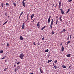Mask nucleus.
I'll return each instance as SVG.
<instances>
[{
	"mask_svg": "<svg viewBox=\"0 0 74 74\" xmlns=\"http://www.w3.org/2000/svg\"><path fill=\"white\" fill-rule=\"evenodd\" d=\"M44 28H43V27H42V28H41V30H44Z\"/></svg>",
	"mask_w": 74,
	"mask_h": 74,
	"instance_id": "42",
	"label": "nucleus"
},
{
	"mask_svg": "<svg viewBox=\"0 0 74 74\" xmlns=\"http://www.w3.org/2000/svg\"><path fill=\"white\" fill-rule=\"evenodd\" d=\"M6 57V56H5L4 57H3V58H1L2 60H3V59H5V58Z\"/></svg>",
	"mask_w": 74,
	"mask_h": 74,
	"instance_id": "24",
	"label": "nucleus"
},
{
	"mask_svg": "<svg viewBox=\"0 0 74 74\" xmlns=\"http://www.w3.org/2000/svg\"><path fill=\"white\" fill-rule=\"evenodd\" d=\"M22 4L23 6L24 7H25V3L24 1H23Z\"/></svg>",
	"mask_w": 74,
	"mask_h": 74,
	"instance_id": "6",
	"label": "nucleus"
},
{
	"mask_svg": "<svg viewBox=\"0 0 74 74\" xmlns=\"http://www.w3.org/2000/svg\"><path fill=\"white\" fill-rule=\"evenodd\" d=\"M19 63H21V62L20 61H19L17 63V64H19Z\"/></svg>",
	"mask_w": 74,
	"mask_h": 74,
	"instance_id": "28",
	"label": "nucleus"
},
{
	"mask_svg": "<svg viewBox=\"0 0 74 74\" xmlns=\"http://www.w3.org/2000/svg\"><path fill=\"white\" fill-rule=\"evenodd\" d=\"M1 5L2 7L3 8L4 6V3H2L1 4Z\"/></svg>",
	"mask_w": 74,
	"mask_h": 74,
	"instance_id": "16",
	"label": "nucleus"
},
{
	"mask_svg": "<svg viewBox=\"0 0 74 74\" xmlns=\"http://www.w3.org/2000/svg\"><path fill=\"white\" fill-rule=\"evenodd\" d=\"M3 45H4V44H2Z\"/></svg>",
	"mask_w": 74,
	"mask_h": 74,
	"instance_id": "60",
	"label": "nucleus"
},
{
	"mask_svg": "<svg viewBox=\"0 0 74 74\" xmlns=\"http://www.w3.org/2000/svg\"><path fill=\"white\" fill-rule=\"evenodd\" d=\"M71 41H69L67 42V44H69L70 43V42Z\"/></svg>",
	"mask_w": 74,
	"mask_h": 74,
	"instance_id": "38",
	"label": "nucleus"
},
{
	"mask_svg": "<svg viewBox=\"0 0 74 74\" xmlns=\"http://www.w3.org/2000/svg\"><path fill=\"white\" fill-rule=\"evenodd\" d=\"M53 18L52 19V20L50 24V28L51 29H52V26H53Z\"/></svg>",
	"mask_w": 74,
	"mask_h": 74,
	"instance_id": "1",
	"label": "nucleus"
},
{
	"mask_svg": "<svg viewBox=\"0 0 74 74\" xmlns=\"http://www.w3.org/2000/svg\"><path fill=\"white\" fill-rule=\"evenodd\" d=\"M59 8H60V7H61V2H60L59 3V5H58Z\"/></svg>",
	"mask_w": 74,
	"mask_h": 74,
	"instance_id": "8",
	"label": "nucleus"
},
{
	"mask_svg": "<svg viewBox=\"0 0 74 74\" xmlns=\"http://www.w3.org/2000/svg\"><path fill=\"white\" fill-rule=\"evenodd\" d=\"M70 9H69L68 10L67 12H66V14H68V13H69V11H70Z\"/></svg>",
	"mask_w": 74,
	"mask_h": 74,
	"instance_id": "18",
	"label": "nucleus"
},
{
	"mask_svg": "<svg viewBox=\"0 0 74 74\" xmlns=\"http://www.w3.org/2000/svg\"><path fill=\"white\" fill-rule=\"evenodd\" d=\"M28 17H29V15H27V19H28Z\"/></svg>",
	"mask_w": 74,
	"mask_h": 74,
	"instance_id": "39",
	"label": "nucleus"
},
{
	"mask_svg": "<svg viewBox=\"0 0 74 74\" xmlns=\"http://www.w3.org/2000/svg\"><path fill=\"white\" fill-rule=\"evenodd\" d=\"M19 57L20 58V59H22L24 57V54H23V53H21Z\"/></svg>",
	"mask_w": 74,
	"mask_h": 74,
	"instance_id": "2",
	"label": "nucleus"
},
{
	"mask_svg": "<svg viewBox=\"0 0 74 74\" xmlns=\"http://www.w3.org/2000/svg\"><path fill=\"white\" fill-rule=\"evenodd\" d=\"M71 66H69V69H70V68H71Z\"/></svg>",
	"mask_w": 74,
	"mask_h": 74,
	"instance_id": "47",
	"label": "nucleus"
},
{
	"mask_svg": "<svg viewBox=\"0 0 74 74\" xmlns=\"http://www.w3.org/2000/svg\"><path fill=\"white\" fill-rule=\"evenodd\" d=\"M28 20V19H27V20H26V21H27Z\"/></svg>",
	"mask_w": 74,
	"mask_h": 74,
	"instance_id": "57",
	"label": "nucleus"
},
{
	"mask_svg": "<svg viewBox=\"0 0 74 74\" xmlns=\"http://www.w3.org/2000/svg\"><path fill=\"white\" fill-rule=\"evenodd\" d=\"M25 23H23V24L22 26H25Z\"/></svg>",
	"mask_w": 74,
	"mask_h": 74,
	"instance_id": "23",
	"label": "nucleus"
},
{
	"mask_svg": "<svg viewBox=\"0 0 74 74\" xmlns=\"http://www.w3.org/2000/svg\"><path fill=\"white\" fill-rule=\"evenodd\" d=\"M62 32H62H62L60 33V34L62 33Z\"/></svg>",
	"mask_w": 74,
	"mask_h": 74,
	"instance_id": "54",
	"label": "nucleus"
},
{
	"mask_svg": "<svg viewBox=\"0 0 74 74\" xmlns=\"http://www.w3.org/2000/svg\"><path fill=\"white\" fill-rule=\"evenodd\" d=\"M34 14H32V15L31 16V19H32L34 17Z\"/></svg>",
	"mask_w": 74,
	"mask_h": 74,
	"instance_id": "14",
	"label": "nucleus"
},
{
	"mask_svg": "<svg viewBox=\"0 0 74 74\" xmlns=\"http://www.w3.org/2000/svg\"><path fill=\"white\" fill-rule=\"evenodd\" d=\"M60 22H62V16H60Z\"/></svg>",
	"mask_w": 74,
	"mask_h": 74,
	"instance_id": "11",
	"label": "nucleus"
},
{
	"mask_svg": "<svg viewBox=\"0 0 74 74\" xmlns=\"http://www.w3.org/2000/svg\"><path fill=\"white\" fill-rule=\"evenodd\" d=\"M57 5H56V6L55 7H56Z\"/></svg>",
	"mask_w": 74,
	"mask_h": 74,
	"instance_id": "62",
	"label": "nucleus"
},
{
	"mask_svg": "<svg viewBox=\"0 0 74 74\" xmlns=\"http://www.w3.org/2000/svg\"><path fill=\"white\" fill-rule=\"evenodd\" d=\"M64 48L63 47V46L62 45V47L61 48V51L62 52H63L64 51Z\"/></svg>",
	"mask_w": 74,
	"mask_h": 74,
	"instance_id": "5",
	"label": "nucleus"
},
{
	"mask_svg": "<svg viewBox=\"0 0 74 74\" xmlns=\"http://www.w3.org/2000/svg\"><path fill=\"white\" fill-rule=\"evenodd\" d=\"M23 12H22L21 13V14H20V16H21V15H22V14H23Z\"/></svg>",
	"mask_w": 74,
	"mask_h": 74,
	"instance_id": "27",
	"label": "nucleus"
},
{
	"mask_svg": "<svg viewBox=\"0 0 74 74\" xmlns=\"http://www.w3.org/2000/svg\"><path fill=\"white\" fill-rule=\"evenodd\" d=\"M53 66H55V64L54 63H53Z\"/></svg>",
	"mask_w": 74,
	"mask_h": 74,
	"instance_id": "48",
	"label": "nucleus"
},
{
	"mask_svg": "<svg viewBox=\"0 0 74 74\" xmlns=\"http://www.w3.org/2000/svg\"><path fill=\"white\" fill-rule=\"evenodd\" d=\"M56 18H57V19H58V16H56Z\"/></svg>",
	"mask_w": 74,
	"mask_h": 74,
	"instance_id": "50",
	"label": "nucleus"
},
{
	"mask_svg": "<svg viewBox=\"0 0 74 74\" xmlns=\"http://www.w3.org/2000/svg\"><path fill=\"white\" fill-rule=\"evenodd\" d=\"M7 68H5L4 70V71H6V70H7Z\"/></svg>",
	"mask_w": 74,
	"mask_h": 74,
	"instance_id": "32",
	"label": "nucleus"
},
{
	"mask_svg": "<svg viewBox=\"0 0 74 74\" xmlns=\"http://www.w3.org/2000/svg\"><path fill=\"white\" fill-rule=\"evenodd\" d=\"M40 70H41V68H40Z\"/></svg>",
	"mask_w": 74,
	"mask_h": 74,
	"instance_id": "56",
	"label": "nucleus"
},
{
	"mask_svg": "<svg viewBox=\"0 0 74 74\" xmlns=\"http://www.w3.org/2000/svg\"><path fill=\"white\" fill-rule=\"evenodd\" d=\"M49 51V50L48 49H47L45 51V52H48Z\"/></svg>",
	"mask_w": 74,
	"mask_h": 74,
	"instance_id": "21",
	"label": "nucleus"
},
{
	"mask_svg": "<svg viewBox=\"0 0 74 74\" xmlns=\"http://www.w3.org/2000/svg\"><path fill=\"white\" fill-rule=\"evenodd\" d=\"M3 52V50H1L0 51V53H2Z\"/></svg>",
	"mask_w": 74,
	"mask_h": 74,
	"instance_id": "29",
	"label": "nucleus"
},
{
	"mask_svg": "<svg viewBox=\"0 0 74 74\" xmlns=\"http://www.w3.org/2000/svg\"><path fill=\"white\" fill-rule=\"evenodd\" d=\"M13 5H14V7H16V4L15 3H13Z\"/></svg>",
	"mask_w": 74,
	"mask_h": 74,
	"instance_id": "17",
	"label": "nucleus"
},
{
	"mask_svg": "<svg viewBox=\"0 0 74 74\" xmlns=\"http://www.w3.org/2000/svg\"><path fill=\"white\" fill-rule=\"evenodd\" d=\"M42 40H44V38L43 37L42 39Z\"/></svg>",
	"mask_w": 74,
	"mask_h": 74,
	"instance_id": "45",
	"label": "nucleus"
},
{
	"mask_svg": "<svg viewBox=\"0 0 74 74\" xmlns=\"http://www.w3.org/2000/svg\"><path fill=\"white\" fill-rule=\"evenodd\" d=\"M62 66L63 68H66V66H64V65H62Z\"/></svg>",
	"mask_w": 74,
	"mask_h": 74,
	"instance_id": "15",
	"label": "nucleus"
},
{
	"mask_svg": "<svg viewBox=\"0 0 74 74\" xmlns=\"http://www.w3.org/2000/svg\"><path fill=\"white\" fill-rule=\"evenodd\" d=\"M26 0H23V1H25Z\"/></svg>",
	"mask_w": 74,
	"mask_h": 74,
	"instance_id": "51",
	"label": "nucleus"
},
{
	"mask_svg": "<svg viewBox=\"0 0 74 74\" xmlns=\"http://www.w3.org/2000/svg\"><path fill=\"white\" fill-rule=\"evenodd\" d=\"M66 32V29H63L62 31V32Z\"/></svg>",
	"mask_w": 74,
	"mask_h": 74,
	"instance_id": "22",
	"label": "nucleus"
},
{
	"mask_svg": "<svg viewBox=\"0 0 74 74\" xmlns=\"http://www.w3.org/2000/svg\"><path fill=\"white\" fill-rule=\"evenodd\" d=\"M5 5H7V6H8V5H9V4L7 3H6Z\"/></svg>",
	"mask_w": 74,
	"mask_h": 74,
	"instance_id": "30",
	"label": "nucleus"
},
{
	"mask_svg": "<svg viewBox=\"0 0 74 74\" xmlns=\"http://www.w3.org/2000/svg\"><path fill=\"white\" fill-rule=\"evenodd\" d=\"M9 17H10V16H8V18H9Z\"/></svg>",
	"mask_w": 74,
	"mask_h": 74,
	"instance_id": "63",
	"label": "nucleus"
},
{
	"mask_svg": "<svg viewBox=\"0 0 74 74\" xmlns=\"http://www.w3.org/2000/svg\"><path fill=\"white\" fill-rule=\"evenodd\" d=\"M60 45H62V46H63V45H62V43H61Z\"/></svg>",
	"mask_w": 74,
	"mask_h": 74,
	"instance_id": "49",
	"label": "nucleus"
},
{
	"mask_svg": "<svg viewBox=\"0 0 74 74\" xmlns=\"http://www.w3.org/2000/svg\"><path fill=\"white\" fill-rule=\"evenodd\" d=\"M54 62L55 63H57V60H56L54 61Z\"/></svg>",
	"mask_w": 74,
	"mask_h": 74,
	"instance_id": "41",
	"label": "nucleus"
},
{
	"mask_svg": "<svg viewBox=\"0 0 74 74\" xmlns=\"http://www.w3.org/2000/svg\"><path fill=\"white\" fill-rule=\"evenodd\" d=\"M5 62H7V61H6V60L5 61Z\"/></svg>",
	"mask_w": 74,
	"mask_h": 74,
	"instance_id": "58",
	"label": "nucleus"
},
{
	"mask_svg": "<svg viewBox=\"0 0 74 74\" xmlns=\"http://www.w3.org/2000/svg\"><path fill=\"white\" fill-rule=\"evenodd\" d=\"M67 40H70V38H69V36H68Z\"/></svg>",
	"mask_w": 74,
	"mask_h": 74,
	"instance_id": "35",
	"label": "nucleus"
},
{
	"mask_svg": "<svg viewBox=\"0 0 74 74\" xmlns=\"http://www.w3.org/2000/svg\"><path fill=\"white\" fill-rule=\"evenodd\" d=\"M50 22H51V19L48 18V23H50Z\"/></svg>",
	"mask_w": 74,
	"mask_h": 74,
	"instance_id": "12",
	"label": "nucleus"
},
{
	"mask_svg": "<svg viewBox=\"0 0 74 74\" xmlns=\"http://www.w3.org/2000/svg\"><path fill=\"white\" fill-rule=\"evenodd\" d=\"M33 44H34V45H36V43H35V42H34L33 43Z\"/></svg>",
	"mask_w": 74,
	"mask_h": 74,
	"instance_id": "43",
	"label": "nucleus"
},
{
	"mask_svg": "<svg viewBox=\"0 0 74 74\" xmlns=\"http://www.w3.org/2000/svg\"><path fill=\"white\" fill-rule=\"evenodd\" d=\"M73 0H68L69 2H71Z\"/></svg>",
	"mask_w": 74,
	"mask_h": 74,
	"instance_id": "37",
	"label": "nucleus"
},
{
	"mask_svg": "<svg viewBox=\"0 0 74 74\" xmlns=\"http://www.w3.org/2000/svg\"><path fill=\"white\" fill-rule=\"evenodd\" d=\"M40 41H38V45H40Z\"/></svg>",
	"mask_w": 74,
	"mask_h": 74,
	"instance_id": "20",
	"label": "nucleus"
},
{
	"mask_svg": "<svg viewBox=\"0 0 74 74\" xmlns=\"http://www.w3.org/2000/svg\"><path fill=\"white\" fill-rule=\"evenodd\" d=\"M47 27V26H45L43 27V28L44 29V28H45V27Z\"/></svg>",
	"mask_w": 74,
	"mask_h": 74,
	"instance_id": "44",
	"label": "nucleus"
},
{
	"mask_svg": "<svg viewBox=\"0 0 74 74\" xmlns=\"http://www.w3.org/2000/svg\"><path fill=\"white\" fill-rule=\"evenodd\" d=\"M37 26L38 28H40V22H38L37 24Z\"/></svg>",
	"mask_w": 74,
	"mask_h": 74,
	"instance_id": "7",
	"label": "nucleus"
},
{
	"mask_svg": "<svg viewBox=\"0 0 74 74\" xmlns=\"http://www.w3.org/2000/svg\"><path fill=\"white\" fill-rule=\"evenodd\" d=\"M54 67L55 69H57V68H58V67L56 66H54Z\"/></svg>",
	"mask_w": 74,
	"mask_h": 74,
	"instance_id": "31",
	"label": "nucleus"
},
{
	"mask_svg": "<svg viewBox=\"0 0 74 74\" xmlns=\"http://www.w3.org/2000/svg\"><path fill=\"white\" fill-rule=\"evenodd\" d=\"M40 71L41 73H43V71L42 69H40Z\"/></svg>",
	"mask_w": 74,
	"mask_h": 74,
	"instance_id": "19",
	"label": "nucleus"
},
{
	"mask_svg": "<svg viewBox=\"0 0 74 74\" xmlns=\"http://www.w3.org/2000/svg\"><path fill=\"white\" fill-rule=\"evenodd\" d=\"M63 4L62 3V6L63 5Z\"/></svg>",
	"mask_w": 74,
	"mask_h": 74,
	"instance_id": "59",
	"label": "nucleus"
},
{
	"mask_svg": "<svg viewBox=\"0 0 74 74\" xmlns=\"http://www.w3.org/2000/svg\"><path fill=\"white\" fill-rule=\"evenodd\" d=\"M60 10L61 11V14H64V11H63V9H60Z\"/></svg>",
	"mask_w": 74,
	"mask_h": 74,
	"instance_id": "4",
	"label": "nucleus"
},
{
	"mask_svg": "<svg viewBox=\"0 0 74 74\" xmlns=\"http://www.w3.org/2000/svg\"><path fill=\"white\" fill-rule=\"evenodd\" d=\"M58 19H57L56 23V25L57 23H58Z\"/></svg>",
	"mask_w": 74,
	"mask_h": 74,
	"instance_id": "26",
	"label": "nucleus"
},
{
	"mask_svg": "<svg viewBox=\"0 0 74 74\" xmlns=\"http://www.w3.org/2000/svg\"><path fill=\"white\" fill-rule=\"evenodd\" d=\"M54 34V32H53V31H52L51 32V34Z\"/></svg>",
	"mask_w": 74,
	"mask_h": 74,
	"instance_id": "33",
	"label": "nucleus"
},
{
	"mask_svg": "<svg viewBox=\"0 0 74 74\" xmlns=\"http://www.w3.org/2000/svg\"><path fill=\"white\" fill-rule=\"evenodd\" d=\"M12 2H14V0H13L12 1Z\"/></svg>",
	"mask_w": 74,
	"mask_h": 74,
	"instance_id": "55",
	"label": "nucleus"
},
{
	"mask_svg": "<svg viewBox=\"0 0 74 74\" xmlns=\"http://www.w3.org/2000/svg\"><path fill=\"white\" fill-rule=\"evenodd\" d=\"M52 60H48L47 62V63H49V62H52Z\"/></svg>",
	"mask_w": 74,
	"mask_h": 74,
	"instance_id": "13",
	"label": "nucleus"
},
{
	"mask_svg": "<svg viewBox=\"0 0 74 74\" xmlns=\"http://www.w3.org/2000/svg\"><path fill=\"white\" fill-rule=\"evenodd\" d=\"M19 69H20V66H17V68H16L15 69V70H14L15 71V72H16V71H17V70H19Z\"/></svg>",
	"mask_w": 74,
	"mask_h": 74,
	"instance_id": "3",
	"label": "nucleus"
},
{
	"mask_svg": "<svg viewBox=\"0 0 74 74\" xmlns=\"http://www.w3.org/2000/svg\"><path fill=\"white\" fill-rule=\"evenodd\" d=\"M14 67H16V65H14Z\"/></svg>",
	"mask_w": 74,
	"mask_h": 74,
	"instance_id": "52",
	"label": "nucleus"
},
{
	"mask_svg": "<svg viewBox=\"0 0 74 74\" xmlns=\"http://www.w3.org/2000/svg\"><path fill=\"white\" fill-rule=\"evenodd\" d=\"M8 22L7 21H6L3 24V25H4L5 24H6Z\"/></svg>",
	"mask_w": 74,
	"mask_h": 74,
	"instance_id": "25",
	"label": "nucleus"
},
{
	"mask_svg": "<svg viewBox=\"0 0 74 74\" xmlns=\"http://www.w3.org/2000/svg\"><path fill=\"white\" fill-rule=\"evenodd\" d=\"M69 36H70V35H69Z\"/></svg>",
	"mask_w": 74,
	"mask_h": 74,
	"instance_id": "64",
	"label": "nucleus"
},
{
	"mask_svg": "<svg viewBox=\"0 0 74 74\" xmlns=\"http://www.w3.org/2000/svg\"><path fill=\"white\" fill-rule=\"evenodd\" d=\"M51 16H49V19H51Z\"/></svg>",
	"mask_w": 74,
	"mask_h": 74,
	"instance_id": "46",
	"label": "nucleus"
},
{
	"mask_svg": "<svg viewBox=\"0 0 74 74\" xmlns=\"http://www.w3.org/2000/svg\"><path fill=\"white\" fill-rule=\"evenodd\" d=\"M22 28L23 29H25V26H22Z\"/></svg>",
	"mask_w": 74,
	"mask_h": 74,
	"instance_id": "36",
	"label": "nucleus"
},
{
	"mask_svg": "<svg viewBox=\"0 0 74 74\" xmlns=\"http://www.w3.org/2000/svg\"><path fill=\"white\" fill-rule=\"evenodd\" d=\"M34 20H33V21H32V22H33H33H34Z\"/></svg>",
	"mask_w": 74,
	"mask_h": 74,
	"instance_id": "53",
	"label": "nucleus"
},
{
	"mask_svg": "<svg viewBox=\"0 0 74 74\" xmlns=\"http://www.w3.org/2000/svg\"><path fill=\"white\" fill-rule=\"evenodd\" d=\"M7 47H9V44L8 43V42L7 44Z\"/></svg>",
	"mask_w": 74,
	"mask_h": 74,
	"instance_id": "34",
	"label": "nucleus"
},
{
	"mask_svg": "<svg viewBox=\"0 0 74 74\" xmlns=\"http://www.w3.org/2000/svg\"><path fill=\"white\" fill-rule=\"evenodd\" d=\"M71 56V54H69L66 55V56L67 58L70 57Z\"/></svg>",
	"mask_w": 74,
	"mask_h": 74,
	"instance_id": "10",
	"label": "nucleus"
},
{
	"mask_svg": "<svg viewBox=\"0 0 74 74\" xmlns=\"http://www.w3.org/2000/svg\"><path fill=\"white\" fill-rule=\"evenodd\" d=\"M71 36H72V35H71L70 36V38L71 39Z\"/></svg>",
	"mask_w": 74,
	"mask_h": 74,
	"instance_id": "40",
	"label": "nucleus"
},
{
	"mask_svg": "<svg viewBox=\"0 0 74 74\" xmlns=\"http://www.w3.org/2000/svg\"><path fill=\"white\" fill-rule=\"evenodd\" d=\"M20 39L21 40H23L24 39V38H23L22 37V36H20Z\"/></svg>",
	"mask_w": 74,
	"mask_h": 74,
	"instance_id": "9",
	"label": "nucleus"
},
{
	"mask_svg": "<svg viewBox=\"0 0 74 74\" xmlns=\"http://www.w3.org/2000/svg\"><path fill=\"white\" fill-rule=\"evenodd\" d=\"M21 17V16L19 17V18Z\"/></svg>",
	"mask_w": 74,
	"mask_h": 74,
	"instance_id": "61",
	"label": "nucleus"
}]
</instances>
